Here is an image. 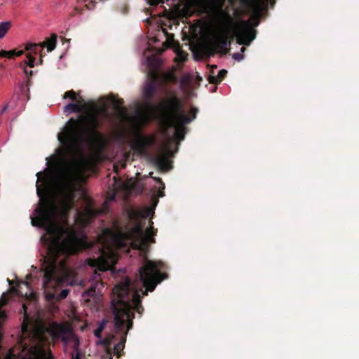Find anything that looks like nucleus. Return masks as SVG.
Instances as JSON below:
<instances>
[{"label": "nucleus", "instance_id": "f257e3e1", "mask_svg": "<svg viewBox=\"0 0 359 359\" xmlns=\"http://www.w3.org/2000/svg\"><path fill=\"white\" fill-rule=\"evenodd\" d=\"M41 175V172L36 174L38 177L36 191L41 199L39 206L35 210L36 216L31 218V222L34 226L45 229L50 236L47 256L44 257L43 267V287L48 292V290H55L61 283L58 275V257L61 255H76L82 250L87 248L88 243L84 239L79 238L67 223L62 224L57 221L60 218L66 219L73 208L71 182L66 176L59 178V191L65 198L60 205H57L48 197L42 198L45 190L37 184Z\"/></svg>", "mask_w": 359, "mask_h": 359}, {"label": "nucleus", "instance_id": "f03ea898", "mask_svg": "<svg viewBox=\"0 0 359 359\" xmlns=\"http://www.w3.org/2000/svg\"><path fill=\"white\" fill-rule=\"evenodd\" d=\"M74 103L81 105L83 113L76 118H69L59 140L70 156L83 159L85 149L94 148L102 139L98 131L101 126L98 118L100 109L95 102H86L81 96L76 97Z\"/></svg>", "mask_w": 359, "mask_h": 359}, {"label": "nucleus", "instance_id": "7ed1b4c3", "mask_svg": "<svg viewBox=\"0 0 359 359\" xmlns=\"http://www.w3.org/2000/svg\"><path fill=\"white\" fill-rule=\"evenodd\" d=\"M113 292L116 297L111 300V307L114 325L118 331L122 332L127 322V329L129 330L133 327L134 311L142 315L144 310L142 305V296L139 291L133 290L131 280L128 278L116 285Z\"/></svg>", "mask_w": 359, "mask_h": 359}, {"label": "nucleus", "instance_id": "20e7f679", "mask_svg": "<svg viewBox=\"0 0 359 359\" xmlns=\"http://www.w3.org/2000/svg\"><path fill=\"white\" fill-rule=\"evenodd\" d=\"M158 109L163 124L175 128V136L180 141L184 138V125L195 119L198 111L197 108L191 107L190 116L186 115L182 110V102L176 95L162 102Z\"/></svg>", "mask_w": 359, "mask_h": 359}, {"label": "nucleus", "instance_id": "39448f33", "mask_svg": "<svg viewBox=\"0 0 359 359\" xmlns=\"http://www.w3.org/2000/svg\"><path fill=\"white\" fill-rule=\"evenodd\" d=\"M149 226L144 232V223L137 222L133 227H126L125 231L118 232V238L120 245L126 246L130 244L134 249L139 250L142 252H147L149 243H155L153 238L156 233L157 229L153 226V222L149 220Z\"/></svg>", "mask_w": 359, "mask_h": 359}, {"label": "nucleus", "instance_id": "423d86ee", "mask_svg": "<svg viewBox=\"0 0 359 359\" xmlns=\"http://www.w3.org/2000/svg\"><path fill=\"white\" fill-rule=\"evenodd\" d=\"M163 264L161 262H154L146 259L144 264L139 269V276L145 290H141L143 295H147L148 291L152 292L156 285L167 278L165 273H162L160 269Z\"/></svg>", "mask_w": 359, "mask_h": 359}, {"label": "nucleus", "instance_id": "0eeeda50", "mask_svg": "<svg viewBox=\"0 0 359 359\" xmlns=\"http://www.w3.org/2000/svg\"><path fill=\"white\" fill-rule=\"evenodd\" d=\"M47 332L51 336L53 339H60L65 345H67L72 341L74 343L73 348L75 353H72V359H81V353L79 350V341L69 327L65 325L54 322L48 327Z\"/></svg>", "mask_w": 359, "mask_h": 359}, {"label": "nucleus", "instance_id": "6e6552de", "mask_svg": "<svg viewBox=\"0 0 359 359\" xmlns=\"http://www.w3.org/2000/svg\"><path fill=\"white\" fill-rule=\"evenodd\" d=\"M32 334L36 341L35 343L23 345V350L27 351L29 353V359H41L45 355L44 346L48 342V339L44 336L43 331L40 330H34Z\"/></svg>", "mask_w": 359, "mask_h": 359}, {"label": "nucleus", "instance_id": "1a4fd4ad", "mask_svg": "<svg viewBox=\"0 0 359 359\" xmlns=\"http://www.w3.org/2000/svg\"><path fill=\"white\" fill-rule=\"evenodd\" d=\"M234 34L238 43L249 46L256 38L257 31L253 29L250 20L241 21L235 28Z\"/></svg>", "mask_w": 359, "mask_h": 359}, {"label": "nucleus", "instance_id": "9d476101", "mask_svg": "<svg viewBox=\"0 0 359 359\" xmlns=\"http://www.w3.org/2000/svg\"><path fill=\"white\" fill-rule=\"evenodd\" d=\"M232 25V20L229 16V20L224 22L219 33L215 36V44L214 48H217L219 53L223 55L228 53L229 49L227 48L230 45L229 35L230 33V27Z\"/></svg>", "mask_w": 359, "mask_h": 359}, {"label": "nucleus", "instance_id": "9b49d317", "mask_svg": "<svg viewBox=\"0 0 359 359\" xmlns=\"http://www.w3.org/2000/svg\"><path fill=\"white\" fill-rule=\"evenodd\" d=\"M41 48V43H27L25 45V49L29 53L26 55L27 60L24 62L29 67L32 68L35 65V57L33 55H37Z\"/></svg>", "mask_w": 359, "mask_h": 359}, {"label": "nucleus", "instance_id": "f8f14e48", "mask_svg": "<svg viewBox=\"0 0 359 359\" xmlns=\"http://www.w3.org/2000/svg\"><path fill=\"white\" fill-rule=\"evenodd\" d=\"M157 91V86L155 82V81H148L143 89V97L144 100L148 103V107L149 108H156V109H158V106L154 107L152 104H151V102L153 100L154 95Z\"/></svg>", "mask_w": 359, "mask_h": 359}, {"label": "nucleus", "instance_id": "ddd939ff", "mask_svg": "<svg viewBox=\"0 0 359 359\" xmlns=\"http://www.w3.org/2000/svg\"><path fill=\"white\" fill-rule=\"evenodd\" d=\"M115 330L116 334H121L120 341L114 346V353H116L117 355V357L119 358L121 356L120 352L122 350H123L125 347V344L126 341V337L128 330H127V331H124L123 329L122 332H119L116 327Z\"/></svg>", "mask_w": 359, "mask_h": 359}, {"label": "nucleus", "instance_id": "4468645a", "mask_svg": "<svg viewBox=\"0 0 359 359\" xmlns=\"http://www.w3.org/2000/svg\"><path fill=\"white\" fill-rule=\"evenodd\" d=\"M150 140L144 136H139L134 142V149L138 152H143L149 144Z\"/></svg>", "mask_w": 359, "mask_h": 359}, {"label": "nucleus", "instance_id": "2eb2a0df", "mask_svg": "<svg viewBox=\"0 0 359 359\" xmlns=\"http://www.w3.org/2000/svg\"><path fill=\"white\" fill-rule=\"evenodd\" d=\"M57 38V36L56 34H52L50 38H46V41L40 42L41 48L46 47L48 52L53 51L56 47Z\"/></svg>", "mask_w": 359, "mask_h": 359}, {"label": "nucleus", "instance_id": "dca6fc26", "mask_svg": "<svg viewBox=\"0 0 359 359\" xmlns=\"http://www.w3.org/2000/svg\"><path fill=\"white\" fill-rule=\"evenodd\" d=\"M156 165L161 170H167L170 168V162L165 155H159L155 158Z\"/></svg>", "mask_w": 359, "mask_h": 359}, {"label": "nucleus", "instance_id": "f3484780", "mask_svg": "<svg viewBox=\"0 0 359 359\" xmlns=\"http://www.w3.org/2000/svg\"><path fill=\"white\" fill-rule=\"evenodd\" d=\"M64 111L67 113H81L83 112V107L79 103L71 102L64 107Z\"/></svg>", "mask_w": 359, "mask_h": 359}, {"label": "nucleus", "instance_id": "a211bd4d", "mask_svg": "<svg viewBox=\"0 0 359 359\" xmlns=\"http://www.w3.org/2000/svg\"><path fill=\"white\" fill-rule=\"evenodd\" d=\"M162 80L165 84L175 83L177 82V77L174 72H170L163 74Z\"/></svg>", "mask_w": 359, "mask_h": 359}, {"label": "nucleus", "instance_id": "6ab92c4d", "mask_svg": "<svg viewBox=\"0 0 359 359\" xmlns=\"http://www.w3.org/2000/svg\"><path fill=\"white\" fill-rule=\"evenodd\" d=\"M11 27V22L5 21L0 22V39L4 38Z\"/></svg>", "mask_w": 359, "mask_h": 359}, {"label": "nucleus", "instance_id": "aec40b11", "mask_svg": "<svg viewBox=\"0 0 359 359\" xmlns=\"http://www.w3.org/2000/svg\"><path fill=\"white\" fill-rule=\"evenodd\" d=\"M250 5L257 15H259L262 8L261 1L259 0H252L250 1Z\"/></svg>", "mask_w": 359, "mask_h": 359}, {"label": "nucleus", "instance_id": "412c9836", "mask_svg": "<svg viewBox=\"0 0 359 359\" xmlns=\"http://www.w3.org/2000/svg\"><path fill=\"white\" fill-rule=\"evenodd\" d=\"M76 97H77V95L75 93V91H74L73 90H68V91L65 92L63 95L64 99L69 98L72 101H74V102L76 100Z\"/></svg>", "mask_w": 359, "mask_h": 359}, {"label": "nucleus", "instance_id": "4be33fe9", "mask_svg": "<svg viewBox=\"0 0 359 359\" xmlns=\"http://www.w3.org/2000/svg\"><path fill=\"white\" fill-rule=\"evenodd\" d=\"M7 55H6V57H8V58H11V57H13L14 56H17V57H19V56H21L23 53H24V50H7Z\"/></svg>", "mask_w": 359, "mask_h": 359}, {"label": "nucleus", "instance_id": "5701e85b", "mask_svg": "<svg viewBox=\"0 0 359 359\" xmlns=\"http://www.w3.org/2000/svg\"><path fill=\"white\" fill-rule=\"evenodd\" d=\"M23 71L25 72V74L27 75V78H28V80H27V86H29L30 84V79L31 77L33 75V71L32 70H28L27 69V66H28L27 65H26L24 62H23Z\"/></svg>", "mask_w": 359, "mask_h": 359}, {"label": "nucleus", "instance_id": "b1692460", "mask_svg": "<svg viewBox=\"0 0 359 359\" xmlns=\"http://www.w3.org/2000/svg\"><path fill=\"white\" fill-rule=\"evenodd\" d=\"M112 102L114 105V108L117 110H119L121 109V106L123 104V100L120 98H116L113 97Z\"/></svg>", "mask_w": 359, "mask_h": 359}, {"label": "nucleus", "instance_id": "393cba45", "mask_svg": "<svg viewBox=\"0 0 359 359\" xmlns=\"http://www.w3.org/2000/svg\"><path fill=\"white\" fill-rule=\"evenodd\" d=\"M104 328V322L99 325V327L94 331V334L96 337L100 338L102 332Z\"/></svg>", "mask_w": 359, "mask_h": 359}, {"label": "nucleus", "instance_id": "a878e982", "mask_svg": "<svg viewBox=\"0 0 359 359\" xmlns=\"http://www.w3.org/2000/svg\"><path fill=\"white\" fill-rule=\"evenodd\" d=\"M114 339L115 336H111L110 338L104 339L102 343L106 348H109L111 346Z\"/></svg>", "mask_w": 359, "mask_h": 359}, {"label": "nucleus", "instance_id": "bb28decb", "mask_svg": "<svg viewBox=\"0 0 359 359\" xmlns=\"http://www.w3.org/2000/svg\"><path fill=\"white\" fill-rule=\"evenodd\" d=\"M208 81L210 83H212V84H218L220 83V81L219 79H218V76L217 75V76H215V75H209L208 76Z\"/></svg>", "mask_w": 359, "mask_h": 359}, {"label": "nucleus", "instance_id": "cd10ccee", "mask_svg": "<svg viewBox=\"0 0 359 359\" xmlns=\"http://www.w3.org/2000/svg\"><path fill=\"white\" fill-rule=\"evenodd\" d=\"M227 71L226 69H222L218 72L217 76L220 82L226 76Z\"/></svg>", "mask_w": 359, "mask_h": 359}, {"label": "nucleus", "instance_id": "c85d7f7f", "mask_svg": "<svg viewBox=\"0 0 359 359\" xmlns=\"http://www.w3.org/2000/svg\"><path fill=\"white\" fill-rule=\"evenodd\" d=\"M233 58L237 61H241L244 58V55L241 53H236L233 55Z\"/></svg>", "mask_w": 359, "mask_h": 359}, {"label": "nucleus", "instance_id": "c756f323", "mask_svg": "<svg viewBox=\"0 0 359 359\" xmlns=\"http://www.w3.org/2000/svg\"><path fill=\"white\" fill-rule=\"evenodd\" d=\"M69 294V290H62L60 293L59 294V297L60 299H65L67 295Z\"/></svg>", "mask_w": 359, "mask_h": 359}, {"label": "nucleus", "instance_id": "7c9ffc66", "mask_svg": "<svg viewBox=\"0 0 359 359\" xmlns=\"http://www.w3.org/2000/svg\"><path fill=\"white\" fill-rule=\"evenodd\" d=\"M85 6L88 10H93L95 6V1L91 0L87 3Z\"/></svg>", "mask_w": 359, "mask_h": 359}, {"label": "nucleus", "instance_id": "2f4dec72", "mask_svg": "<svg viewBox=\"0 0 359 359\" xmlns=\"http://www.w3.org/2000/svg\"><path fill=\"white\" fill-rule=\"evenodd\" d=\"M86 294L89 297H93L95 295V289L90 288L86 291Z\"/></svg>", "mask_w": 359, "mask_h": 359}, {"label": "nucleus", "instance_id": "473e14b6", "mask_svg": "<svg viewBox=\"0 0 359 359\" xmlns=\"http://www.w3.org/2000/svg\"><path fill=\"white\" fill-rule=\"evenodd\" d=\"M88 264L93 266V267H95L97 264V261L95 259H89L88 260Z\"/></svg>", "mask_w": 359, "mask_h": 359}, {"label": "nucleus", "instance_id": "72a5a7b5", "mask_svg": "<svg viewBox=\"0 0 359 359\" xmlns=\"http://www.w3.org/2000/svg\"><path fill=\"white\" fill-rule=\"evenodd\" d=\"M44 48H40L38 54H39V57H43L46 56V53L43 51Z\"/></svg>", "mask_w": 359, "mask_h": 359}, {"label": "nucleus", "instance_id": "f704fd0d", "mask_svg": "<svg viewBox=\"0 0 359 359\" xmlns=\"http://www.w3.org/2000/svg\"><path fill=\"white\" fill-rule=\"evenodd\" d=\"M8 104H6L3 107V108L1 109V111H0V114H1H1H3L4 113H5V112L6 111V110H7V109H8Z\"/></svg>", "mask_w": 359, "mask_h": 359}, {"label": "nucleus", "instance_id": "c9c22d12", "mask_svg": "<svg viewBox=\"0 0 359 359\" xmlns=\"http://www.w3.org/2000/svg\"><path fill=\"white\" fill-rule=\"evenodd\" d=\"M8 53H7V50H0V57H6V55H7Z\"/></svg>", "mask_w": 359, "mask_h": 359}, {"label": "nucleus", "instance_id": "e433bc0d", "mask_svg": "<svg viewBox=\"0 0 359 359\" xmlns=\"http://www.w3.org/2000/svg\"><path fill=\"white\" fill-rule=\"evenodd\" d=\"M156 180L157 182L160 183L162 185V189H165V185H164L163 182H162L161 179V178H156Z\"/></svg>", "mask_w": 359, "mask_h": 359}, {"label": "nucleus", "instance_id": "4c0bfd02", "mask_svg": "<svg viewBox=\"0 0 359 359\" xmlns=\"http://www.w3.org/2000/svg\"><path fill=\"white\" fill-rule=\"evenodd\" d=\"M54 296H55L54 294H49V293L47 294V297L48 299L53 298Z\"/></svg>", "mask_w": 359, "mask_h": 359}, {"label": "nucleus", "instance_id": "58836bf2", "mask_svg": "<svg viewBox=\"0 0 359 359\" xmlns=\"http://www.w3.org/2000/svg\"><path fill=\"white\" fill-rule=\"evenodd\" d=\"M158 196L160 197H163L164 196L163 191H159Z\"/></svg>", "mask_w": 359, "mask_h": 359}, {"label": "nucleus", "instance_id": "ea45409f", "mask_svg": "<svg viewBox=\"0 0 359 359\" xmlns=\"http://www.w3.org/2000/svg\"><path fill=\"white\" fill-rule=\"evenodd\" d=\"M39 65H42L43 64V57H40L39 58Z\"/></svg>", "mask_w": 359, "mask_h": 359}, {"label": "nucleus", "instance_id": "a19ab883", "mask_svg": "<svg viewBox=\"0 0 359 359\" xmlns=\"http://www.w3.org/2000/svg\"><path fill=\"white\" fill-rule=\"evenodd\" d=\"M246 48L245 47H242L241 49V53L243 54L245 51Z\"/></svg>", "mask_w": 359, "mask_h": 359}, {"label": "nucleus", "instance_id": "79ce46f5", "mask_svg": "<svg viewBox=\"0 0 359 359\" xmlns=\"http://www.w3.org/2000/svg\"><path fill=\"white\" fill-rule=\"evenodd\" d=\"M27 326H26V325H24V326L22 327V331H23V332H25V331H27Z\"/></svg>", "mask_w": 359, "mask_h": 359}, {"label": "nucleus", "instance_id": "37998d69", "mask_svg": "<svg viewBox=\"0 0 359 359\" xmlns=\"http://www.w3.org/2000/svg\"><path fill=\"white\" fill-rule=\"evenodd\" d=\"M161 1H163V0H159L158 1H157V2L154 3V4H158V3H159V2H161Z\"/></svg>", "mask_w": 359, "mask_h": 359}, {"label": "nucleus", "instance_id": "c03bdc74", "mask_svg": "<svg viewBox=\"0 0 359 359\" xmlns=\"http://www.w3.org/2000/svg\"><path fill=\"white\" fill-rule=\"evenodd\" d=\"M259 25V21H257V22L255 23V26H257Z\"/></svg>", "mask_w": 359, "mask_h": 359}, {"label": "nucleus", "instance_id": "a18cd8bd", "mask_svg": "<svg viewBox=\"0 0 359 359\" xmlns=\"http://www.w3.org/2000/svg\"><path fill=\"white\" fill-rule=\"evenodd\" d=\"M27 286H29V283L27 282L24 283Z\"/></svg>", "mask_w": 359, "mask_h": 359}, {"label": "nucleus", "instance_id": "49530a36", "mask_svg": "<svg viewBox=\"0 0 359 359\" xmlns=\"http://www.w3.org/2000/svg\"><path fill=\"white\" fill-rule=\"evenodd\" d=\"M23 307H24V309L26 310V306L25 305H23Z\"/></svg>", "mask_w": 359, "mask_h": 359}, {"label": "nucleus", "instance_id": "de8ad7c7", "mask_svg": "<svg viewBox=\"0 0 359 359\" xmlns=\"http://www.w3.org/2000/svg\"><path fill=\"white\" fill-rule=\"evenodd\" d=\"M60 264L63 266V265H64V264H65V262H62Z\"/></svg>", "mask_w": 359, "mask_h": 359}, {"label": "nucleus", "instance_id": "09e8293b", "mask_svg": "<svg viewBox=\"0 0 359 359\" xmlns=\"http://www.w3.org/2000/svg\"><path fill=\"white\" fill-rule=\"evenodd\" d=\"M110 359H112L111 358Z\"/></svg>", "mask_w": 359, "mask_h": 359}]
</instances>
